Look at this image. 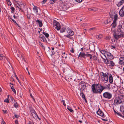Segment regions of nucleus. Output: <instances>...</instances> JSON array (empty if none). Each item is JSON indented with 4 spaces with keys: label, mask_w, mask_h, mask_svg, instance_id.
<instances>
[{
    "label": "nucleus",
    "mask_w": 124,
    "mask_h": 124,
    "mask_svg": "<svg viewBox=\"0 0 124 124\" xmlns=\"http://www.w3.org/2000/svg\"><path fill=\"white\" fill-rule=\"evenodd\" d=\"M40 38H41L42 40L43 39V40H44L45 38L44 36L43 35H41L40 36Z\"/></svg>",
    "instance_id": "obj_41"
},
{
    "label": "nucleus",
    "mask_w": 124,
    "mask_h": 124,
    "mask_svg": "<svg viewBox=\"0 0 124 124\" xmlns=\"http://www.w3.org/2000/svg\"><path fill=\"white\" fill-rule=\"evenodd\" d=\"M120 110L123 114L124 113V105H122L120 107Z\"/></svg>",
    "instance_id": "obj_21"
},
{
    "label": "nucleus",
    "mask_w": 124,
    "mask_h": 124,
    "mask_svg": "<svg viewBox=\"0 0 124 124\" xmlns=\"http://www.w3.org/2000/svg\"><path fill=\"white\" fill-rule=\"evenodd\" d=\"M47 0H44L42 2V4H44L46 2Z\"/></svg>",
    "instance_id": "obj_48"
},
{
    "label": "nucleus",
    "mask_w": 124,
    "mask_h": 124,
    "mask_svg": "<svg viewBox=\"0 0 124 124\" xmlns=\"http://www.w3.org/2000/svg\"><path fill=\"white\" fill-rule=\"evenodd\" d=\"M109 63V60H107V62H106V63Z\"/></svg>",
    "instance_id": "obj_64"
},
{
    "label": "nucleus",
    "mask_w": 124,
    "mask_h": 124,
    "mask_svg": "<svg viewBox=\"0 0 124 124\" xmlns=\"http://www.w3.org/2000/svg\"><path fill=\"white\" fill-rule=\"evenodd\" d=\"M119 63L120 64H122L124 63V57H121L119 59Z\"/></svg>",
    "instance_id": "obj_14"
},
{
    "label": "nucleus",
    "mask_w": 124,
    "mask_h": 124,
    "mask_svg": "<svg viewBox=\"0 0 124 124\" xmlns=\"http://www.w3.org/2000/svg\"><path fill=\"white\" fill-rule=\"evenodd\" d=\"M17 94L20 97H22L23 94L22 93H18Z\"/></svg>",
    "instance_id": "obj_37"
},
{
    "label": "nucleus",
    "mask_w": 124,
    "mask_h": 124,
    "mask_svg": "<svg viewBox=\"0 0 124 124\" xmlns=\"http://www.w3.org/2000/svg\"><path fill=\"white\" fill-rule=\"evenodd\" d=\"M86 56L87 57H90V59H91L92 57V55L89 54H85V56Z\"/></svg>",
    "instance_id": "obj_29"
},
{
    "label": "nucleus",
    "mask_w": 124,
    "mask_h": 124,
    "mask_svg": "<svg viewBox=\"0 0 124 124\" xmlns=\"http://www.w3.org/2000/svg\"><path fill=\"white\" fill-rule=\"evenodd\" d=\"M70 51L71 53H74V51L73 49V48H71V50H70Z\"/></svg>",
    "instance_id": "obj_55"
},
{
    "label": "nucleus",
    "mask_w": 124,
    "mask_h": 124,
    "mask_svg": "<svg viewBox=\"0 0 124 124\" xmlns=\"http://www.w3.org/2000/svg\"><path fill=\"white\" fill-rule=\"evenodd\" d=\"M13 50L14 51V52L15 53V54L16 57H20L21 56L22 60H23L24 61H25V62H26V61L24 59L23 56L21 54L20 52L18 51V52H17V50H16V49H14Z\"/></svg>",
    "instance_id": "obj_6"
},
{
    "label": "nucleus",
    "mask_w": 124,
    "mask_h": 124,
    "mask_svg": "<svg viewBox=\"0 0 124 124\" xmlns=\"http://www.w3.org/2000/svg\"><path fill=\"white\" fill-rule=\"evenodd\" d=\"M14 75H15V77H16V79L17 80H18V77L16 75V73L15 72H14Z\"/></svg>",
    "instance_id": "obj_52"
},
{
    "label": "nucleus",
    "mask_w": 124,
    "mask_h": 124,
    "mask_svg": "<svg viewBox=\"0 0 124 124\" xmlns=\"http://www.w3.org/2000/svg\"><path fill=\"white\" fill-rule=\"evenodd\" d=\"M33 10L34 12L35 13H38V10L37 8L36 7H34L33 8Z\"/></svg>",
    "instance_id": "obj_25"
},
{
    "label": "nucleus",
    "mask_w": 124,
    "mask_h": 124,
    "mask_svg": "<svg viewBox=\"0 0 124 124\" xmlns=\"http://www.w3.org/2000/svg\"><path fill=\"white\" fill-rule=\"evenodd\" d=\"M110 64L112 66H114L115 65V63L112 61H110Z\"/></svg>",
    "instance_id": "obj_33"
},
{
    "label": "nucleus",
    "mask_w": 124,
    "mask_h": 124,
    "mask_svg": "<svg viewBox=\"0 0 124 124\" xmlns=\"http://www.w3.org/2000/svg\"><path fill=\"white\" fill-rule=\"evenodd\" d=\"M71 36V35H70V34H69L68 35H65L64 36H66V37H67L68 38H69L70 39H71V36Z\"/></svg>",
    "instance_id": "obj_45"
},
{
    "label": "nucleus",
    "mask_w": 124,
    "mask_h": 124,
    "mask_svg": "<svg viewBox=\"0 0 124 124\" xmlns=\"http://www.w3.org/2000/svg\"><path fill=\"white\" fill-rule=\"evenodd\" d=\"M53 24L55 26V28L57 30H59L60 29V25L58 22L55 21L53 22Z\"/></svg>",
    "instance_id": "obj_8"
},
{
    "label": "nucleus",
    "mask_w": 124,
    "mask_h": 124,
    "mask_svg": "<svg viewBox=\"0 0 124 124\" xmlns=\"http://www.w3.org/2000/svg\"><path fill=\"white\" fill-rule=\"evenodd\" d=\"M7 3L9 6H11V3L10 1L8 2V3Z\"/></svg>",
    "instance_id": "obj_53"
},
{
    "label": "nucleus",
    "mask_w": 124,
    "mask_h": 124,
    "mask_svg": "<svg viewBox=\"0 0 124 124\" xmlns=\"http://www.w3.org/2000/svg\"><path fill=\"white\" fill-rule=\"evenodd\" d=\"M118 19V16L116 14L115 15L114 18V20L113 21H115L116 22V21Z\"/></svg>",
    "instance_id": "obj_23"
},
{
    "label": "nucleus",
    "mask_w": 124,
    "mask_h": 124,
    "mask_svg": "<svg viewBox=\"0 0 124 124\" xmlns=\"http://www.w3.org/2000/svg\"><path fill=\"white\" fill-rule=\"evenodd\" d=\"M117 23L116 22L113 21L111 24V26L113 28H115L116 26Z\"/></svg>",
    "instance_id": "obj_19"
},
{
    "label": "nucleus",
    "mask_w": 124,
    "mask_h": 124,
    "mask_svg": "<svg viewBox=\"0 0 124 124\" xmlns=\"http://www.w3.org/2000/svg\"><path fill=\"white\" fill-rule=\"evenodd\" d=\"M28 124H33V123L32 122L29 121V122Z\"/></svg>",
    "instance_id": "obj_57"
},
{
    "label": "nucleus",
    "mask_w": 124,
    "mask_h": 124,
    "mask_svg": "<svg viewBox=\"0 0 124 124\" xmlns=\"http://www.w3.org/2000/svg\"><path fill=\"white\" fill-rule=\"evenodd\" d=\"M57 0H50V2L51 4H53L54 3L55 1H56Z\"/></svg>",
    "instance_id": "obj_36"
},
{
    "label": "nucleus",
    "mask_w": 124,
    "mask_h": 124,
    "mask_svg": "<svg viewBox=\"0 0 124 124\" xmlns=\"http://www.w3.org/2000/svg\"><path fill=\"white\" fill-rule=\"evenodd\" d=\"M65 28H62V29H61L60 31L61 32L63 33L65 31Z\"/></svg>",
    "instance_id": "obj_32"
},
{
    "label": "nucleus",
    "mask_w": 124,
    "mask_h": 124,
    "mask_svg": "<svg viewBox=\"0 0 124 124\" xmlns=\"http://www.w3.org/2000/svg\"><path fill=\"white\" fill-rule=\"evenodd\" d=\"M119 14L121 16L123 17L124 16V5L120 10Z\"/></svg>",
    "instance_id": "obj_10"
},
{
    "label": "nucleus",
    "mask_w": 124,
    "mask_h": 124,
    "mask_svg": "<svg viewBox=\"0 0 124 124\" xmlns=\"http://www.w3.org/2000/svg\"><path fill=\"white\" fill-rule=\"evenodd\" d=\"M124 0H121V1L119 3V4L121 5L122 4V3H123L124 2Z\"/></svg>",
    "instance_id": "obj_42"
},
{
    "label": "nucleus",
    "mask_w": 124,
    "mask_h": 124,
    "mask_svg": "<svg viewBox=\"0 0 124 124\" xmlns=\"http://www.w3.org/2000/svg\"><path fill=\"white\" fill-rule=\"evenodd\" d=\"M109 81L110 83H112L113 81V77L111 74L109 75Z\"/></svg>",
    "instance_id": "obj_16"
},
{
    "label": "nucleus",
    "mask_w": 124,
    "mask_h": 124,
    "mask_svg": "<svg viewBox=\"0 0 124 124\" xmlns=\"http://www.w3.org/2000/svg\"><path fill=\"white\" fill-rule=\"evenodd\" d=\"M2 111L4 114H6L8 113L7 111V110H3Z\"/></svg>",
    "instance_id": "obj_40"
},
{
    "label": "nucleus",
    "mask_w": 124,
    "mask_h": 124,
    "mask_svg": "<svg viewBox=\"0 0 124 124\" xmlns=\"http://www.w3.org/2000/svg\"><path fill=\"white\" fill-rule=\"evenodd\" d=\"M62 101L63 102V104L64 106H66V104H65V101L64 100H62Z\"/></svg>",
    "instance_id": "obj_49"
},
{
    "label": "nucleus",
    "mask_w": 124,
    "mask_h": 124,
    "mask_svg": "<svg viewBox=\"0 0 124 124\" xmlns=\"http://www.w3.org/2000/svg\"><path fill=\"white\" fill-rule=\"evenodd\" d=\"M85 54L81 52L79 54L78 58H79V57L85 58Z\"/></svg>",
    "instance_id": "obj_15"
},
{
    "label": "nucleus",
    "mask_w": 124,
    "mask_h": 124,
    "mask_svg": "<svg viewBox=\"0 0 124 124\" xmlns=\"http://www.w3.org/2000/svg\"><path fill=\"white\" fill-rule=\"evenodd\" d=\"M91 88L93 92L95 93H101L103 91L102 86L99 84L92 85Z\"/></svg>",
    "instance_id": "obj_2"
},
{
    "label": "nucleus",
    "mask_w": 124,
    "mask_h": 124,
    "mask_svg": "<svg viewBox=\"0 0 124 124\" xmlns=\"http://www.w3.org/2000/svg\"><path fill=\"white\" fill-rule=\"evenodd\" d=\"M101 53L104 56L105 55V54L107 52L104 50H102L101 51Z\"/></svg>",
    "instance_id": "obj_28"
},
{
    "label": "nucleus",
    "mask_w": 124,
    "mask_h": 124,
    "mask_svg": "<svg viewBox=\"0 0 124 124\" xmlns=\"http://www.w3.org/2000/svg\"><path fill=\"white\" fill-rule=\"evenodd\" d=\"M94 29H95V28H92L90 29V31H91V30H94Z\"/></svg>",
    "instance_id": "obj_61"
},
{
    "label": "nucleus",
    "mask_w": 124,
    "mask_h": 124,
    "mask_svg": "<svg viewBox=\"0 0 124 124\" xmlns=\"http://www.w3.org/2000/svg\"><path fill=\"white\" fill-rule=\"evenodd\" d=\"M35 21L36 22H37L39 24V27H41L42 26V24L41 21H39L38 19L37 20H36Z\"/></svg>",
    "instance_id": "obj_18"
},
{
    "label": "nucleus",
    "mask_w": 124,
    "mask_h": 124,
    "mask_svg": "<svg viewBox=\"0 0 124 124\" xmlns=\"http://www.w3.org/2000/svg\"><path fill=\"white\" fill-rule=\"evenodd\" d=\"M8 18L9 19H11L10 21H11V20L12 19V18L11 17L9 16H8Z\"/></svg>",
    "instance_id": "obj_59"
},
{
    "label": "nucleus",
    "mask_w": 124,
    "mask_h": 124,
    "mask_svg": "<svg viewBox=\"0 0 124 124\" xmlns=\"http://www.w3.org/2000/svg\"><path fill=\"white\" fill-rule=\"evenodd\" d=\"M69 8L68 4L67 3H63L59 7V10H61L65 11Z\"/></svg>",
    "instance_id": "obj_4"
},
{
    "label": "nucleus",
    "mask_w": 124,
    "mask_h": 124,
    "mask_svg": "<svg viewBox=\"0 0 124 124\" xmlns=\"http://www.w3.org/2000/svg\"><path fill=\"white\" fill-rule=\"evenodd\" d=\"M18 105L17 103L15 102L14 104V106L16 108H17L18 107Z\"/></svg>",
    "instance_id": "obj_35"
},
{
    "label": "nucleus",
    "mask_w": 124,
    "mask_h": 124,
    "mask_svg": "<svg viewBox=\"0 0 124 124\" xmlns=\"http://www.w3.org/2000/svg\"><path fill=\"white\" fill-rule=\"evenodd\" d=\"M59 60L58 62V63H60V64H61L63 62L62 59L61 58H59Z\"/></svg>",
    "instance_id": "obj_34"
},
{
    "label": "nucleus",
    "mask_w": 124,
    "mask_h": 124,
    "mask_svg": "<svg viewBox=\"0 0 124 124\" xmlns=\"http://www.w3.org/2000/svg\"><path fill=\"white\" fill-rule=\"evenodd\" d=\"M103 23L104 24H107L108 23V20H106L104 21Z\"/></svg>",
    "instance_id": "obj_39"
},
{
    "label": "nucleus",
    "mask_w": 124,
    "mask_h": 124,
    "mask_svg": "<svg viewBox=\"0 0 124 124\" xmlns=\"http://www.w3.org/2000/svg\"><path fill=\"white\" fill-rule=\"evenodd\" d=\"M116 114H117L118 115L121 116V115L120 114L118 113L117 112Z\"/></svg>",
    "instance_id": "obj_62"
},
{
    "label": "nucleus",
    "mask_w": 124,
    "mask_h": 124,
    "mask_svg": "<svg viewBox=\"0 0 124 124\" xmlns=\"http://www.w3.org/2000/svg\"><path fill=\"white\" fill-rule=\"evenodd\" d=\"M96 37L98 39H99L102 37V35L99 34V35H97Z\"/></svg>",
    "instance_id": "obj_24"
},
{
    "label": "nucleus",
    "mask_w": 124,
    "mask_h": 124,
    "mask_svg": "<svg viewBox=\"0 0 124 124\" xmlns=\"http://www.w3.org/2000/svg\"><path fill=\"white\" fill-rule=\"evenodd\" d=\"M30 96H31V97L33 99V100L35 101V100L34 99V97L32 95V94L31 93L30 94Z\"/></svg>",
    "instance_id": "obj_51"
},
{
    "label": "nucleus",
    "mask_w": 124,
    "mask_h": 124,
    "mask_svg": "<svg viewBox=\"0 0 124 124\" xmlns=\"http://www.w3.org/2000/svg\"><path fill=\"white\" fill-rule=\"evenodd\" d=\"M10 9L12 10V11H11L12 13H13V12H14L15 8L13 7H11V8Z\"/></svg>",
    "instance_id": "obj_38"
},
{
    "label": "nucleus",
    "mask_w": 124,
    "mask_h": 124,
    "mask_svg": "<svg viewBox=\"0 0 124 124\" xmlns=\"http://www.w3.org/2000/svg\"><path fill=\"white\" fill-rule=\"evenodd\" d=\"M11 88L13 92H14L15 91H16L14 89V87L12 86L11 87Z\"/></svg>",
    "instance_id": "obj_44"
},
{
    "label": "nucleus",
    "mask_w": 124,
    "mask_h": 124,
    "mask_svg": "<svg viewBox=\"0 0 124 124\" xmlns=\"http://www.w3.org/2000/svg\"><path fill=\"white\" fill-rule=\"evenodd\" d=\"M26 70H27V71H28V74L29 75H30V73L29 72V71H28V68H26Z\"/></svg>",
    "instance_id": "obj_58"
},
{
    "label": "nucleus",
    "mask_w": 124,
    "mask_h": 124,
    "mask_svg": "<svg viewBox=\"0 0 124 124\" xmlns=\"http://www.w3.org/2000/svg\"><path fill=\"white\" fill-rule=\"evenodd\" d=\"M67 108L72 113L73 112V110L71 109V108L68 106Z\"/></svg>",
    "instance_id": "obj_26"
},
{
    "label": "nucleus",
    "mask_w": 124,
    "mask_h": 124,
    "mask_svg": "<svg viewBox=\"0 0 124 124\" xmlns=\"http://www.w3.org/2000/svg\"><path fill=\"white\" fill-rule=\"evenodd\" d=\"M86 86L85 85L83 84L81 86V91H83L86 88Z\"/></svg>",
    "instance_id": "obj_22"
},
{
    "label": "nucleus",
    "mask_w": 124,
    "mask_h": 124,
    "mask_svg": "<svg viewBox=\"0 0 124 124\" xmlns=\"http://www.w3.org/2000/svg\"><path fill=\"white\" fill-rule=\"evenodd\" d=\"M4 58L5 57L4 55L2 54H0V59L2 60L3 59V58Z\"/></svg>",
    "instance_id": "obj_30"
},
{
    "label": "nucleus",
    "mask_w": 124,
    "mask_h": 124,
    "mask_svg": "<svg viewBox=\"0 0 124 124\" xmlns=\"http://www.w3.org/2000/svg\"><path fill=\"white\" fill-rule=\"evenodd\" d=\"M4 102L7 103H9V101L8 99H7L4 100Z\"/></svg>",
    "instance_id": "obj_47"
},
{
    "label": "nucleus",
    "mask_w": 124,
    "mask_h": 124,
    "mask_svg": "<svg viewBox=\"0 0 124 124\" xmlns=\"http://www.w3.org/2000/svg\"><path fill=\"white\" fill-rule=\"evenodd\" d=\"M103 95L104 97L108 99H111L112 97V94L108 92H106L104 93Z\"/></svg>",
    "instance_id": "obj_5"
},
{
    "label": "nucleus",
    "mask_w": 124,
    "mask_h": 124,
    "mask_svg": "<svg viewBox=\"0 0 124 124\" xmlns=\"http://www.w3.org/2000/svg\"><path fill=\"white\" fill-rule=\"evenodd\" d=\"M110 86V84H108L106 85L105 86H102V89H103V90L104 89H110L109 88Z\"/></svg>",
    "instance_id": "obj_17"
},
{
    "label": "nucleus",
    "mask_w": 124,
    "mask_h": 124,
    "mask_svg": "<svg viewBox=\"0 0 124 124\" xmlns=\"http://www.w3.org/2000/svg\"><path fill=\"white\" fill-rule=\"evenodd\" d=\"M75 0L78 2H80L82 1V0Z\"/></svg>",
    "instance_id": "obj_54"
},
{
    "label": "nucleus",
    "mask_w": 124,
    "mask_h": 124,
    "mask_svg": "<svg viewBox=\"0 0 124 124\" xmlns=\"http://www.w3.org/2000/svg\"><path fill=\"white\" fill-rule=\"evenodd\" d=\"M123 100V99L118 98H115L114 101V105L116 106L120 104L122 102V100Z\"/></svg>",
    "instance_id": "obj_7"
},
{
    "label": "nucleus",
    "mask_w": 124,
    "mask_h": 124,
    "mask_svg": "<svg viewBox=\"0 0 124 124\" xmlns=\"http://www.w3.org/2000/svg\"><path fill=\"white\" fill-rule=\"evenodd\" d=\"M43 34H44L45 37L47 38H48L49 36V34L45 32H43Z\"/></svg>",
    "instance_id": "obj_27"
},
{
    "label": "nucleus",
    "mask_w": 124,
    "mask_h": 124,
    "mask_svg": "<svg viewBox=\"0 0 124 124\" xmlns=\"http://www.w3.org/2000/svg\"><path fill=\"white\" fill-rule=\"evenodd\" d=\"M14 115L15 117L18 118L19 116L18 115H17L15 113H14Z\"/></svg>",
    "instance_id": "obj_43"
},
{
    "label": "nucleus",
    "mask_w": 124,
    "mask_h": 124,
    "mask_svg": "<svg viewBox=\"0 0 124 124\" xmlns=\"http://www.w3.org/2000/svg\"><path fill=\"white\" fill-rule=\"evenodd\" d=\"M124 23L123 21H120L117 27L116 32H115L114 35V38L116 40H118L121 37H124V32L122 31Z\"/></svg>",
    "instance_id": "obj_1"
},
{
    "label": "nucleus",
    "mask_w": 124,
    "mask_h": 124,
    "mask_svg": "<svg viewBox=\"0 0 124 124\" xmlns=\"http://www.w3.org/2000/svg\"><path fill=\"white\" fill-rule=\"evenodd\" d=\"M11 21L12 22H14V23H15V24H17V23L16 22V21L12 19L11 20Z\"/></svg>",
    "instance_id": "obj_46"
},
{
    "label": "nucleus",
    "mask_w": 124,
    "mask_h": 124,
    "mask_svg": "<svg viewBox=\"0 0 124 124\" xmlns=\"http://www.w3.org/2000/svg\"><path fill=\"white\" fill-rule=\"evenodd\" d=\"M27 18L29 19H30V16L29 14H27Z\"/></svg>",
    "instance_id": "obj_50"
},
{
    "label": "nucleus",
    "mask_w": 124,
    "mask_h": 124,
    "mask_svg": "<svg viewBox=\"0 0 124 124\" xmlns=\"http://www.w3.org/2000/svg\"><path fill=\"white\" fill-rule=\"evenodd\" d=\"M8 63H9V65H6V68H7L8 69H9L10 68V67H11L12 66L9 62H8Z\"/></svg>",
    "instance_id": "obj_31"
},
{
    "label": "nucleus",
    "mask_w": 124,
    "mask_h": 124,
    "mask_svg": "<svg viewBox=\"0 0 124 124\" xmlns=\"http://www.w3.org/2000/svg\"><path fill=\"white\" fill-rule=\"evenodd\" d=\"M97 114L101 116H104L103 113L100 110L99 108L98 110L97 111Z\"/></svg>",
    "instance_id": "obj_11"
},
{
    "label": "nucleus",
    "mask_w": 124,
    "mask_h": 124,
    "mask_svg": "<svg viewBox=\"0 0 124 124\" xmlns=\"http://www.w3.org/2000/svg\"><path fill=\"white\" fill-rule=\"evenodd\" d=\"M22 4H19L18 3H17L18 6H17V7L19 9V10L20 11H23L22 9L23 7L24 6L22 4Z\"/></svg>",
    "instance_id": "obj_12"
},
{
    "label": "nucleus",
    "mask_w": 124,
    "mask_h": 124,
    "mask_svg": "<svg viewBox=\"0 0 124 124\" xmlns=\"http://www.w3.org/2000/svg\"><path fill=\"white\" fill-rule=\"evenodd\" d=\"M80 95L83 98V99L85 100V101L86 102V100L85 98V96L84 94L83 93H80Z\"/></svg>",
    "instance_id": "obj_20"
},
{
    "label": "nucleus",
    "mask_w": 124,
    "mask_h": 124,
    "mask_svg": "<svg viewBox=\"0 0 124 124\" xmlns=\"http://www.w3.org/2000/svg\"><path fill=\"white\" fill-rule=\"evenodd\" d=\"M66 31L69 34H70V35L71 36H73L74 35V32L70 29H68Z\"/></svg>",
    "instance_id": "obj_13"
},
{
    "label": "nucleus",
    "mask_w": 124,
    "mask_h": 124,
    "mask_svg": "<svg viewBox=\"0 0 124 124\" xmlns=\"http://www.w3.org/2000/svg\"><path fill=\"white\" fill-rule=\"evenodd\" d=\"M93 10V9L91 8H89L88 9V10L89 11H91Z\"/></svg>",
    "instance_id": "obj_60"
},
{
    "label": "nucleus",
    "mask_w": 124,
    "mask_h": 124,
    "mask_svg": "<svg viewBox=\"0 0 124 124\" xmlns=\"http://www.w3.org/2000/svg\"><path fill=\"white\" fill-rule=\"evenodd\" d=\"M115 48L116 47L114 46H111V48L113 49H115Z\"/></svg>",
    "instance_id": "obj_56"
},
{
    "label": "nucleus",
    "mask_w": 124,
    "mask_h": 124,
    "mask_svg": "<svg viewBox=\"0 0 124 124\" xmlns=\"http://www.w3.org/2000/svg\"><path fill=\"white\" fill-rule=\"evenodd\" d=\"M84 82L83 81H82L81 82H80V83H79V84L80 85H81L82 84H83L84 83Z\"/></svg>",
    "instance_id": "obj_63"
},
{
    "label": "nucleus",
    "mask_w": 124,
    "mask_h": 124,
    "mask_svg": "<svg viewBox=\"0 0 124 124\" xmlns=\"http://www.w3.org/2000/svg\"><path fill=\"white\" fill-rule=\"evenodd\" d=\"M101 73L102 74L101 76L102 80L105 83L108 82V73L107 72L104 73L103 72H101Z\"/></svg>",
    "instance_id": "obj_3"
},
{
    "label": "nucleus",
    "mask_w": 124,
    "mask_h": 124,
    "mask_svg": "<svg viewBox=\"0 0 124 124\" xmlns=\"http://www.w3.org/2000/svg\"><path fill=\"white\" fill-rule=\"evenodd\" d=\"M105 57L106 58L109 59H112L113 58L112 55L110 53L107 52L105 54Z\"/></svg>",
    "instance_id": "obj_9"
}]
</instances>
